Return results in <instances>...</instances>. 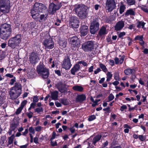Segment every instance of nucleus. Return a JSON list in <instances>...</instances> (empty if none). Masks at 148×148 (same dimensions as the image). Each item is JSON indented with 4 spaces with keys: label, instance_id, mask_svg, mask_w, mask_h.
<instances>
[{
    "label": "nucleus",
    "instance_id": "22",
    "mask_svg": "<svg viewBox=\"0 0 148 148\" xmlns=\"http://www.w3.org/2000/svg\"><path fill=\"white\" fill-rule=\"evenodd\" d=\"M101 137V135L99 134L92 138V144L93 146H96V143L100 140Z\"/></svg>",
    "mask_w": 148,
    "mask_h": 148
},
{
    "label": "nucleus",
    "instance_id": "54",
    "mask_svg": "<svg viewBox=\"0 0 148 148\" xmlns=\"http://www.w3.org/2000/svg\"><path fill=\"white\" fill-rule=\"evenodd\" d=\"M141 9L145 12H148V9L145 6H143L141 7Z\"/></svg>",
    "mask_w": 148,
    "mask_h": 148
},
{
    "label": "nucleus",
    "instance_id": "25",
    "mask_svg": "<svg viewBox=\"0 0 148 148\" xmlns=\"http://www.w3.org/2000/svg\"><path fill=\"white\" fill-rule=\"evenodd\" d=\"M135 8H130L127 10L125 12V15L128 16L129 15L134 16L136 14Z\"/></svg>",
    "mask_w": 148,
    "mask_h": 148
},
{
    "label": "nucleus",
    "instance_id": "63",
    "mask_svg": "<svg viewBox=\"0 0 148 148\" xmlns=\"http://www.w3.org/2000/svg\"><path fill=\"white\" fill-rule=\"evenodd\" d=\"M6 45L7 44L6 43H3L1 45V47L2 48L4 49Z\"/></svg>",
    "mask_w": 148,
    "mask_h": 148
},
{
    "label": "nucleus",
    "instance_id": "36",
    "mask_svg": "<svg viewBox=\"0 0 148 148\" xmlns=\"http://www.w3.org/2000/svg\"><path fill=\"white\" fill-rule=\"evenodd\" d=\"M127 4L129 5H134L136 3L135 0H126Z\"/></svg>",
    "mask_w": 148,
    "mask_h": 148
},
{
    "label": "nucleus",
    "instance_id": "64",
    "mask_svg": "<svg viewBox=\"0 0 148 148\" xmlns=\"http://www.w3.org/2000/svg\"><path fill=\"white\" fill-rule=\"evenodd\" d=\"M100 7V5L98 4H96L94 6V8L95 10H97Z\"/></svg>",
    "mask_w": 148,
    "mask_h": 148
},
{
    "label": "nucleus",
    "instance_id": "58",
    "mask_svg": "<svg viewBox=\"0 0 148 148\" xmlns=\"http://www.w3.org/2000/svg\"><path fill=\"white\" fill-rule=\"evenodd\" d=\"M5 76L10 78H13L14 77L13 75L10 73H7L5 75Z\"/></svg>",
    "mask_w": 148,
    "mask_h": 148
},
{
    "label": "nucleus",
    "instance_id": "50",
    "mask_svg": "<svg viewBox=\"0 0 148 148\" xmlns=\"http://www.w3.org/2000/svg\"><path fill=\"white\" fill-rule=\"evenodd\" d=\"M82 64L84 66H86L87 65V63L83 61L78 62L77 64Z\"/></svg>",
    "mask_w": 148,
    "mask_h": 148
},
{
    "label": "nucleus",
    "instance_id": "32",
    "mask_svg": "<svg viewBox=\"0 0 148 148\" xmlns=\"http://www.w3.org/2000/svg\"><path fill=\"white\" fill-rule=\"evenodd\" d=\"M93 137L91 136L90 138H88L86 140V141H88V146L90 147H92V146H93V144H92V138Z\"/></svg>",
    "mask_w": 148,
    "mask_h": 148
},
{
    "label": "nucleus",
    "instance_id": "35",
    "mask_svg": "<svg viewBox=\"0 0 148 148\" xmlns=\"http://www.w3.org/2000/svg\"><path fill=\"white\" fill-rule=\"evenodd\" d=\"M35 112L37 113L38 114H41V112H43V109L42 107L38 108H36L35 110Z\"/></svg>",
    "mask_w": 148,
    "mask_h": 148
},
{
    "label": "nucleus",
    "instance_id": "39",
    "mask_svg": "<svg viewBox=\"0 0 148 148\" xmlns=\"http://www.w3.org/2000/svg\"><path fill=\"white\" fill-rule=\"evenodd\" d=\"M96 118V116L94 115H91L89 116L88 117V120L89 121H91L95 119Z\"/></svg>",
    "mask_w": 148,
    "mask_h": 148
},
{
    "label": "nucleus",
    "instance_id": "49",
    "mask_svg": "<svg viewBox=\"0 0 148 148\" xmlns=\"http://www.w3.org/2000/svg\"><path fill=\"white\" fill-rule=\"evenodd\" d=\"M29 132L30 133H32V134H34L35 132L34 128L32 127H30L29 129Z\"/></svg>",
    "mask_w": 148,
    "mask_h": 148
},
{
    "label": "nucleus",
    "instance_id": "9",
    "mask_svg": "<svg viewBox=\"0 0 148 148\" xmlns=\"http://www.w3.org/2000/svg\"><path fill=\"white\" fill-rule=\"evenodd\" d=\"M43 44L45 49H50L53 48L54 43L52 38L49 37L43 40Z\"/></svg>",
    "mask_w": 148,
    "mask_h": 148
},
{
    "label": "nucleus",
    "instance_id": "6",
    "mask_svg": "<svg viewBox=\"0 0 148 148\" xmlns=\"http://www.w3.org/2000/svg\"><path fill=\"white\" fill-rule=\"evenodd\" d=\"M37 71L44 79L47 78L49 74V70L42 64H40L37 66Z\"/></svg>",
    "mask_w": 148,
    "mask_h": 148
},
{
    "label": "nucleus",
    "instance_id": "62",
    "mask_svg": "<svg viewBox=\"0 0 148 148\" xmlns=\"http://www.w3.org/2000/svg\"><path fill=\"white\" fill-rule=\"evenodd\" d=\"M94 66H91L89 67L88 69V71L89 72H91L93 71Z\"/></svg>",
    "mask_w": 148,
    "mask_h": 148
},
{
    "label": "nucleus",
    "instance_id": "40",
    "mask_svg": "<svg viewBox=\"0 0 148 148\" xmlns=\"http://www.w3.org/2000/svg\"><path fill=\"white\" fill-rule=\"evenodd\" d=\"M138 138L141 141H143L146 139V136L143 135H140L138 136Z\"/></svg>",
    "mask_w": 148,
    "mask_h": 148
},
{
    "label": "nucleus",
    "instance_id": "19",
    "mask_svg": "<svg viewBox=\"0 0 148 148\" xmlns=\"http://www.w3.org/2000/svg\"><path fill=\"white\" fill-rule=\"evenodd\" d=\"M125 25L124 21L121 20L118 21L115 25V30L116 31L121 30L124 27Z\"/></svg>",
    "mask_w": 148,
    "mask_h": 148
},
{
    "label": "nucleus",
    "instance_id": "13",
    "mask_svg": "<svg viewBox=\"0 0 148 148\" xmlns=\"http://www.w3.org/2000/svg\"><path fill=\"white\" fill-rule=\"evenodd\" d=\"M70 25L73 28H78L79 26V21L76 16H70L69 19Z\"/></svg>",
    "mask_w": 148,
    "mask_h": 148
},
{
    "label": "nucleus",
    "instance_id": "45",
    "mask_svg": "<svg viewBox=\"0 0 148 148\" xmlns=\"http://www.w3.org/2000/svg\"><path fill=\"white\" fill-rule=\"evenodd\" d=\"M143 36H136L135 38V40H138L139 41L143 39Z\"/></svg>",
    "mask_w": 148,
    "mask_h": 148
},
{
    "label": "nucleus",
    "instance_id": "41",
    "mask_svg": "<svg viewBox=\"0 0 148 148\" xmlns=\"http://www.w3.org/2000/svg\"><path fill=\"white\" fill-rule=\"evenodd\" d=\"M33 114V113L30 111L26 113V115L29 119H31L32 117Z\"/></svg>",
    "mask_w": 148,
    "mask_h": 148
},
{
    "label": "nucleus",
    "instance_id": "51",
    "mask_svg": "<svg viewBox=\"0 0 148 148\" xmlns=\"http://www.w3.org/2000/svg\"><path fill=\"white\" fill-rule=\"evenodd\" d=\"M127 109V107L125 105H123L120 108V110L123 112L124 111V110L126 109Z\"/></svg>",
    "mask_w": 148,
    "mask_h": 148
},
{
    "label": "nucleus",
    "instance_id": "14",
    "mask_svg": "<svg viewBox=\"0 0 148 148\" xmlns=\"http://www.w3.org/2000/svg\"><path fill=\"white\" fill-rule=\"evenodd\" d=\"M68 40L70 43L75 49V47H79L80 45L79 40L78 38L75 36L69 38Z\"/></svg>",
    "mask_w": 148,
    "mask_h": 148
},
{
    "label": "nucleus",
    "instance_id": "60",
    "mask_svg": "<svg viewBox=\"0 0 148 148\" xmlns=\"http://www.w3.org/2000/svg\"><path fill=\"white\" fill-rule=\"evenodd\" d=\"M51 145L52 146H56L57 145V144L56 141H55V142H53L52 141H51Z\"/></svg>",
    "mask_w": 148,
    "mask_h": 148
},
{
    "label": "nucleus",
    "instance_id": "5",
    "mask_svg": "<svg viewBox=\"0 0 148 148\" xmlns=\"http://www.w3.org/2000/svg\"><path fill=\"white\" fill-rule=\"evenodd\" d=\"M21 41V34H18L15 36L10 38L8 41V46L12 49L15 48L16 47L19 46Z\"/></svg>",
    "mask_w": 148,
    "mask_h": 148
},
{
    "label": "nucleus",
    "instance_id": "8",
    "mask_svg": "<svg viewBox=\"0 0 148 148\" xmlns=\"http://www.w3.org/2000/svg\"><path fill=\"white\" fill-rule=\"evenodd\" d=\"M53 2L50 3L49 6L50 12L52 14H54L62 6L61 3L58 0H53Z\"/></svg>",
    "mask_w": 148,
    "mask_h": 148
},
{
    "label": "nucleus",
    "instance_id": "11",
    "mask_svg": "<svg viewBox=\"0 0 148 148\" xmlns=\"http://www.w3.org/2000/svg\"><path fill=\"white\" fill-rule=\"evenodd\" d=\"M106 8L108 12L112 11L116 7L115 0H106Z\"/></svg>",
    "mask_w": 148,
    "mask_h": 148
},
{
    "label": "nucleus",
    "instance_id": "33",
    "mask_svg": "<svg viewBox=\"0 0 148 148\" xmlns=\"http://www.w3.org/2000/svg\"><path fill=\"white\" fill-rule=\"evenodd\" d=\"M47 16L48 14H47L41 15L40 16V20L39 21L40 22H42L45 21L46 19Z\"/></svg>",
    "mask_w": 148,
    "mask_h": 148
},
{
    "label": "nucleus",
    "instance_id": "27",
    "mask_svg": "<svg viewBox=\"0 0 148 148\" xmlns=\"http://www.w3.org/2000/svg\"><path fill=\"white\" fill-rule=\"evenodd\" d=\"M135 71L134 69L129 68L125 70L124 73L126 75H130L131 74L134 73Z\"/></svg>",
    "mask_w": 148,
    "mask_h": 148
},
{
    "label": "nucleus",
    "instance_id": "56",
    "mask_svg": "<svg viewBox=\"0 0 148 148\" xmlns=\"http://www.w3.org/2000/svg\"><path fill=\"white\" fill-rule=\"evenodd\" d=\"M101 71V70L100 68H97L96 70H95L94 71V74H97L99 72Z\"/></svg>",
    "mask_w": 148,
    "mask_h": 148
},
{
    "label": "nucleus",
    "instance_id": "24",
    "mask_svg": "<svg viewBox=\"0 0 148 148\" xmlns=\"http://www.w3.org/2000/svg\"><path fill=\"white\" fill-rule=\"evenodd\" d=\"M86 97L85 95L82 94L77 95L76 100L77 102L82 103L86 100Z\"/></svg>",
    "mask_w": 148,
    "mask_h": 148
},
{
    "label": "nucleus",
    "instance_id": "34",
    "mask_svg": "<svg viewBox=\"0 0 148 148\" xmlns=\"http://www.w3.org/2000/svg\"><path fill=\"white\" fill-rule=\"evenodd\" d=\"M99 65L100 68L104 72L106 73L108 71V69L104 65L100 63Z\"/></svg>",
    "mask_w": 148,
    "mask_h": 148
},
{
    "label": "nucleus",
    "instance_id": "23",
    "mask_svg": "<svg viewBox=\"0 0 148 148\" xmlns=\"http://www.w3.org/2000/svg\"><path fill=\"white\" fill-rule=\"evenodd\" d=\"M80 69V66L78 64H76L74 66L71 70V73L73 75H75V73L79 71Z\"/></svg>",
    "mask_w": 148,
    "mask_h": 148
},
{
    "label": "nucleus",
    "instance_id": "29",
    "mask_svg": "<svg viewBox=\"0 0 148 148\" xmlns=\"http://www.w3.org/2000/svg\"><path fill=\"white\" fill-rule=\"evenodd\" d=\"M107 33V32L106 28L104 26H103L100 29L99 32V35L101 36L106 34Z\"/></svg>",
    "mask_w": 148,
    "mask_h": 148
},
{
    "label": "nucleus",
    "instance_id": "15",
    "mask_svg": "<svg viewBox=\"0 0 148 148\" xmlns=\"http://www.w3.org/2000/svg\"><path fill=\"white\" fill-rule=\"evenodd\" d=\"M40 55L36 53L32 52L30 56L29 61L32 64H35L40 60Z\"/></svg>",
    "mask_w": 148,
    "mask_h": 148
},
{
    "label": "nucleus",
    "instance_id": "30",
    "mask_svg": "<svg viewBox=\"0 0 148 148\" xmlns=\"http://www.w3.org/2000/svg\"><path fill=\"white\" fill-rule=\"evenodd\" d=\"M120 4L121 5L119 7V11L120 14H121L124 12L126 9V7L122 2L120 3Z\"/></svg>",
    "mask_w": 148,
    "mask_h": 148
},
{
    "label": "nucleus",
    "instance_id": "38",
    "mask_svg": "<svg viewBox=\"0 0 148 148\" xmlns=\"http://www.w3.org/2000/svg\"><path fill=\"white\" fill-rule=\"evenodd\" d=\"M15 137V136L14 134H13L9 137L8 138V143L9 145H10L13 143V139Z\"/></svg>",
    "mask_w": 148,
    "mask_h": 148
},
{
    "label": "nucleus",
    "instance_id": "48",
    "mask_svg": "<svg viewBox=\"0 0 148 148\" xmlns=\"http://www.w3.org/2000/svg\"><path fill=\"white\" fill-rule=\"evenodd\" d=\"M17 126L15 124H12L10 126V129L14 131L16 127Z\"/></svg>",
    "mask_w": 148,
    "mask_h": 148
},
{
    "label": "nucleus",
    "instance_id": "10",
    "mask_svg": "<svg viewBox=\"0 0 148 148\" xmlns=\"http://www.w3.org/2000/svg\"><path fill=\"white\" fill-rule=\"evenodd\" d=\"M99 28V24L97 20H95L91 23L90 27V33L92 34H95Z\"/></svg>",
    "mask_w": 148,
    "mask_h": 148
},
{
    "label": "nucleus",
    "instance_id": "4",
    "mask_svg": "<svg viewBox=\"0 0 148 148\" xmlns=\"http://www.w3.org/2000/svg\"><path fill=\"white\" fill-rule=\"evenodd\" d=\"M0 36L1 38L6 40L10 36L12 32L10 25L5 23L0 27Z\"/></svg>",
    "mask_w": 148,
    "mask_h": 148
},
{
    "label": "nucleus",
    "instance_id": "55",
    "mask_svg": "<svg viewBox=\"0 0 148 148\" xmlns=\"http://www.w3.org/2000/svg\"><path fill=\"white\" fill-rule=\"evenodd\" d=\"M107 75V78H112V75L111 74V73L109 72H108L107 74H106Z\"/></svg>",
    "mask_w": 148,
    "mask_h": 148
},
{
    "label": "nucleus",
    "instance_id": "7",
    "mask_svg": "<svg viewBox=\"0 0 148 148\" xmlns=\"http://www.w3.org/2000/svg\"><path fill=\"white\" fill-rule=\"evenodd\" d=\"M10 8L9 0H0V11L4 13H8Z\"/></svg>",
    "mask_w": 148,
    "mask_h": 148
},
{
    "label": "nucleus",
    "instance_id": "43",
    "mask_svg": "<svg viewBox=\"0 0 148 148\" xmlns=\"http://www.w3.org/2000/svg\"><path fill=\"white\" fill-rule=\"evenodd\" d=\"M61 102L64 105L68 104L67 100L66 99H61Z\"/></svg>",
    "mask_w": 148,
    "mask_h": 148
},
{
    "label": "nucleus",
    "instance_id": "16",
    "mask_svg": "<svg viewBox=\"0 0 148 148\" xmlns=\"http://www.w3.org/2000/svg\"><path fill=\"white\" fill-rule=\"evenodd\" d=\"M5 92L0 91V106L3 109H5L7 106L6 104L5 103Z\"/></svg>",
    "mask_w": 148,
    "mask_h": 148
},
{
    "label": "nucleus",
    "instance_id": "46",
    "mask_svg": "<svg viewBox=\"0 0 148 148\" xmlns=\"http://www.w3.org/2000/svg\"><path fill=\"white\" fill-rule=\"evenodd\" d=\"M108 101L107 102L112 101L114 98V96L112 94H110L108 97Z\"/></svg>",
    "mask_w": 148,
    "mask_h": 148
},
{
    "label": "nucleus",
    "instance_id": "18",
    "mask_svg": "<svg viewBox=\"0 0 148 148\" xmlns=\"http://www.w3.org/2000/svg\"><path fill=\"white\" fill-rule=\"evenodd\" d=\"M71 66L70 58L67 56L64 58L62 66L65 69L68 70L71 67Z\"/></svg>",
    "mask_w": 148,
    "mask_h": 148
},
{
    "label": "nucleus",
    "instance_id": "47",
    "mask_svg": "<svg viewBox=\"0 0 148 148\" xmlns=\"http://www.w3.org/2000/svg\"><path fill=\"white\" fill-rule=\"evenodd\" d=\"M38 100L39 99L38 98V97L36 96H34L33 99V103H36L38 102Z\"/></svg>",
    "mask_w": 148,
    "mask_h": 148
},
{
    "label": "nucleus",
    "instance_id": "52",
    "mask_svg": "<svg viewBox=\"0 0 148 148\" xmlns=\"http://www.w3.org/2000/svg\"><path fill=\"white\" fill-rule=\"evenodd\" d=\"M5 57V55L4 53L3 52H0V60L3 59Z\"/></svg>",
    "mask_w": 148,
    "mask_h": 148
},
{
    "label": "nucleus",
    "instance_id": "21",
    "mask_svg": "<svg viewBox=\"0 0 148 148\" xmlns=\"http://www.w3.org/2000/svg\"><path fill=\"white\" fill-rule=\"evenodd\" d=\"M27 101L26 100L23 101L21 103L20 107L16 110V114H19L21 112L24 106L26 104Z\"/></svg>",
    "mask_w": 148,
    "mask_h": 148
},
{
    "label": "nucleus",
    "instance_id": "20",
    "mask_svg": "<svg viewBox=\"0 0 148 148\" xmlns=\"http://www.w3.org/2000/svg\"><path fill=\"white\" fill-rule=\"evenodd\" d=\"M81 35L83 36L86 35L88 32V27L85 25H82L80 28Z\"/></svg>",
    "mask_w": 148,
    "mask_h": 148
},
{
    "label": "nucleus",
    "instance_id": "44",
    "mask_svg": "<svg viewBox=\"0 0 148 148\" xmlns=\"http://www.w3.org/2000/svg\"><path fill=\"white\" fill-rule=\"evenodd\" d=\"M125 35V32H120L118 35L119 38L123 39V36Z\"/></svg>",
    "mask_w": 148,
    "mask_h": 148
},
{
    "label": "nucleus",
    "instance_id": "17",
    "mask_svg": "<svg viewBox=\"0 0 148 148\" xmlns=\"http://www.w3.org/2000/svg\"><path fill=\"white\" fill-rule=\"evenodd\" d=\"M56 87L61 93H64L66 91V84L61 82H58L55 85Z\"/></svg>",
    "mask_w": 148,
    "mask_h": 148
},
{
    "label": "nucleus",
    "instance_id": "26",
    "mask_svg": "<svg viewBox=\"0 0 148 148\" xmlns=\"http://www.w3.org/2000/svg\"><path fill=\"white\" fill-rule=\"evenodd\" d=\"M58 92L57 90L54 91L51 93V98L54 100L58 99Z\"/></svg>",
    "mask_w": 148,
    "mask_h": 148
},
{
    "label": "nucleus",
    "instance_id": "2",
    "mask_svg": "<svg viewBox=\"0 0 148 148\" xmlns=\"http://www.w3.org/2000/svg\"><path fill=\"white\" fill-rule=\"evenodd\" d=\"M46 9V7L42 3L36 2L34 5L33 9L31 10V15L34 19L36 20L39 17V12H42L44 10Z\"/></svg>",
    "mask_w": 148,
    "mask_h": 148
},
{
    "label": "nucleus",
    "instance_id": "61",
    "mask_svg": "<svg viewBox=\"0 0 148 148\" xmlns=\"http://www.w3.org/2000/svg\"><path fill=\"white\" fill-rule=\"evenodd\" d=\"M55 104L56 106L58 107H61L62 106L60 103L57 101H56L55 102Z\"/></svg>",
    "mask_w": 148,
    "mask_h": 148
},
{
    "label": "nucleus",
    "instance_id": "53",
    "mask_svg": "<svg viewBox=\"0 0 148 148\" xmlns=\"http://www.w3.org/2000/svg\"><path fill=\"white\" fill-rule=\"evenodd\" d=\"M42 127L40 126H38L35 128V130L36 131L39 132H40Z\"/></svg>",
    "mask_w": 148,
    "mask_h": 148
},
{
    "label": "nucleus",
    "instance_id": "28",
    "mask_svg": "<svg viewBox=\"0 0 148 148\" xmlns=\"http://www.w3.org/2000/svg\"><path fill=\"white\" fill-rule=\"evenodd\" d=\"M73 89L75 91L82 92L84 91V88L81 86L76 85L73 87Z\"/></svg>",
    "mask_w": 148,
    "mask_h": 148
},
{
    "label": "nucleus",
    "instance_id": "59",
    "mask_svg": "<svg viewBox=\"0 0 148 148\" xmlns=\"http://www.w3.org/2000/svg\"><path fill=\"white\" fill-rule=\"evenodd\" d=\"M56 133L55 132H53L52 133V137L50 139V140H52L55 138L56 136Z\"/></svg>",
    "mask_w": 148,
    "mask_h": 148
},
{
    "label": "nucleus",
    "instance_id": "3",
    "mask_svg": "<svg viewBox=\"0 0 148 148\" xmlns=\"http://www.w3.org/2000/svg\"><path fill=\"white\" fill-rule=\"evenodd\" d=\"M22 85L19 82H16L14 86L10 89L9 95L10 98L14 100L18 97L21 93Z\"/></svg>",
    "mask_w": 148,
    "mask_h": 148
},
{
    "label": "nucleus",
    "instance_id": "1",
    "mask_svg": "<svg viewBox=\"0 0 148 148\" xmlns=\"http://www.w3.org/2000/svg\"><path fill=\"white\" fill-rule=\"evenodd\" d=\"M73 11L81 19L86 18L88 14V7L82 4H76L74 5Z\"/></svg>",
    "mask_w": 148,
    "mask_h": 148
},
{
    "label": "nucleus",
    "instance_id": "57",
    "mask_svg": "<svg viewBox=\"0 0 148 148\" xmlns=\"http://www.w3.org/2000/svg\"><path fill=\"white\" fill-rule=\"evenodd\" d=\"M125 58V56H122L121 58H120L119 60V63L120 64H121L123 62Z\"/></svg>",
    "mask_w": 148,
    "mask_h": 148
},
{
    "label": "nucleus",
    "instance_id": "42",
    "mask_svg": "<svg viewBox=\"0 0 148 148\" xmlns=\"http://www.w3.org/2000/svg\"><path fill=\"white\" fill-rule=\"evenodd\" d=\"M16 81V78L15 77H14L10 80L9 84L10 85H12Z\"/></svg>",
    "mask_w": 148,
    "mask_h": 148
},
{
    "label": "nucleus",
    "instance_id": "31",
    "mask_svg": "<svg viewBox=\"0 0 148 148\" xmlns=\"http://www.w3.org/2000/svg\"><path fill=\"white\" fill-rule=\"evenodd\" d=\"M145 23L142 21H137L136 24V27L138 28H140L142 27V28H144Z\"/></svg>",
    "mask_w": 148,
    "mask_h": 148
},
{
    "label": "nucleus",
    "instance_id": "12",
    "mask_svg": "<svg viewBox=\"0 0 148 148\" xmlns=\"http://www.w3.org/2000/svg\"><path fill=\"white\" fill-rule=\"evenodd\" d=\"M82 48L85 51H91L94 49V42L92 41H88L82 45Z\"/></svg>",
    "mask_w": 148,
    "mask_h": 148
},
{
    "label": "nucleus",
    "instance_id": "37",
    "mask_svg": "<svg viewBox=\"0 0 148 148\" xmlns=\"http://www.w3.org/2000/svg\"><path fill=\"white\" fill-rule=\"evenodd\" d=\"M67 42L65 40H63L60 42V45L61 47L64 48L66 46Z\"/></svg>",
    "mask_w": 148,
    "mask_h": 148
}]
</instances>
